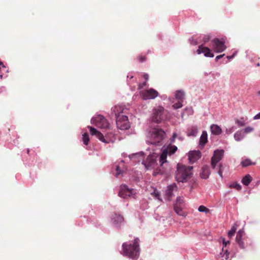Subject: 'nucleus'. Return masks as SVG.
<instances>
[{"label": "nucleus", "instance_id": "37", "mask_svg": "<svg viewBox=\"0 0 260 260\" xmlns=\"http://www.w3.org/2000/svg\"><path fill=\"white\" fill-rule=\"evenodd\" d=\"M82 142L85 145H87L89 142V137L87 133H85L82 135Z\"/></svg>", "mask_w": 260, "mask_h": 260}, {"label": "nucleus", "instance_id": "49", "mask_svg": "<svg viewBox=\"0 0 260 260\" xmlns=\"http://www.w3.org/2000/svg\"><path fill=\"white\" fill-rule=\"evenodd\" d=\"M188 41L189 42L190 44L193 46H196L198 44V42L197 40L194 39L192 37L188 39Z\"/></svg>", "mask_w": 260, "mask_h": 260}, {"label": "nucleus", "instance_id": "14", "mask_svg": "<svg viewBox=\"0 0 260 260\" xmlns=\"http://www.w3.org/2000/svg\"><path fill=\"white\" fill-rule=\"evenodd\" d=\"M197 53L198 54L203 53L204 56L206 57L212 58L214 56V54L212 50L209 47L204 46L203 44L199 46Z\"/></svg>", "mask_w": 260, "mask_h": 260}, {"label": "nucleus", "instance_id": "40", "mask_svg": "<svg viewBox=\"0 0 260 260\" xmlns=\"http://www.w3.org/2000/svg\"><path fill=\"white\" fill-rule=\"evenodd\" d=\"M235 123L237 124L239 127H242L245 125V123L243 118H241L240 119H236Z\"/></svg>", "mask_w": 260, "mask_h": 260}, {"label": "nucleus", "instance_id": "20", "mask_svg": "<svg viewBox=\"0 0 260 260\" xmlns=\"http://www.w3.org/2000/svg\"><path fill=\"white\" fill-rule=\"evenodd\" d=\"M208 142V134L206 131L202 132V135L200 138L199 145L202 148H204Z\"/></svg>", "mask_w": 260, "mask_h": 260}, {"label": "nucleus", "instance_id": "19", "mask_svg": "<svg viewBox=\"0 0 260 260\" xmlns=\"http://www.w3.org/2000/svg\"><path fill=\"white\" fill-rule=\"evenodd\" d=\"M224 150L222 149H217L214 151L213 156L211 158L220 161L223 157Z\"/></svg>", "mask_w": 260, "mask_h": 260}, {"label": "nucleus", "instance_id": "5", "mask_svg": "<svg viewBox=\"0 0 260 260\" xmlns=\"http://www.w3.org/2000/svg\"><path fill=\"white\" fill-rule=\"evenodd\" d=\"M118 196L123 199L128 198L135 199L136 192L134 188H130L126 184H122L119 186Z\"/></svg>", "mask_w": 260, "mask_h": 260}, {"label": "nucleus", "instance_id": "59", "mask_svg": "<svg viewBox=\"0 0 260 260\" xmlns=\"http://www.w3.org/2000/svg\"><path fill=\"white\" fill-rule=\"evenodd\" d=\"M234 58V55H228L226 56V58L230 60Z\"/></svg>", "mask_w": 260, "mask_h": 260}, {"label": "nucleus", "instance_id": "58", "mask_svg": "<svg viewBox=\"0 0 260 260\" xmlns=\"http://www.w3.org/2000/svg\"><path fill=\"white\" fill-rule=\"evenodd\" d=\"M254 120L260 119V112L256 114L253 118Z\"/></svg>", "mask_w": 260, "mask_h": 260}, {"label": "nucleus", "instance_id": "17", "mask_svg": "<svg viewBox=\"0 0 260 260\" xmlns=\"http://www.w3.org/2000/svg\"><path fill=\"white\" fill-rule=\"evenodd\" d=\"M103 138H102L101 140H100V141L106 143H114L116 139V136L115 134H114L112 132H108L104 135L103 134Z\"/></svg>", "mask_w": 260, "mask_h": 260}, {"label": "nucleus", "instance_id": "15", "mask_svg": "<svg viewBox=\"0 0 260 260\" xmlns=\"http://www.w3.org/2000/svg\"><path fill=\"white\" fill-rule=\"evenodd\" d=\"M202 157V153L199 150H190L188 153V158L189 162L193 164Z\"/></svg>", "mask_w": 260, "mask_h": 260}, {"label": "nucleus", "instance_id": "32", "mask_svg": "<svg viewBox=\"0 0 260 260\" xmlns=\"http://www.w3.org/2000/svg\"><path fill=\"white\" fill-rule=\"evenodd\" d=\"M230 252L228 250L226 249L223 251L222 250L219 254V256L222 258V260H231V258H229Z\"/></svg>", "mask_w": 260, "mask_h": 260}, {"label": "nucleus", "instance_id": "46", "mask_svg": "<svg viewBox=\"0 0 260 260\" xmlns=\"http://www.w3.org/2000/svg\"><path fill=\"white\" fill-rule=\"evenodd\" d=\"M236 127L234 126H231L229 128H226L225 134L227 135H230L236 129Z\"/></svg>", "mask_w": 260, "mask_h": 260}, {"label": "nucleus", "instance_id": "43", "mask_svg": "<svg viewBox=\"0 0 260 260\" xmlns=\"http://www.w3.org/2000/svg\"><path fill=\"white\" fill-rule=\"evenodd\" d=\"M184 203V201L182 197L178 196L176 198L175 203H174V204H176L178 205L182 204Z\"/></svg>", "mask_w": 260, "mask_h": 260}, {"label": "nucleus", "instance_id": "53", "mask_svg": "<svg viewBox=\"0 0 260 260\" xmlns=\"http://www.w3.org/2000/svg\"><path fill=\"white\" fill-rule=\"evenodd\" d=\"M13 135H14V136H15V135L16 136V139H14L13 140V144L14 145H17L19 143H18V139L19 138V137L17 135V133L16 132L14 133Z\"/></svg>", "mask_w": 260, "mask_h": 260}, {"label": "nucleus", "instance_id": "62", "mask_svg": "<svg viewBox=\"0 0 260 260\" xmlns=\"http://www.w3.org/2000/svg\"><path fill=\"white\" fill-rule=\"evenodd\" d=\"M212 76H216L218 77L220 76V74H219V73H216L215 74H212Z\"/></svg>", "mask_w": 260, "mask_h": 260}, {"label": "nucleus", "instance_id": "30", "mask_svg": "<svg viewBox=\"0 0 260 260\" xmlns=\"http://www.w3.org/2000/svg\"><path fill=\"white\" fill-rule=\"evenodd\" d=\"M237 223H235L234 225L232 226L231 229L228 231L227 235L229 238H231L233 236H234L237 229Z\"/></svg>", "mask_w": 260, "mask_h": 260}, {"label": "nucleus", "instance_id": "61", "mask_svg": "<svg viewBox=\"0 0 260 260\" xmlns=\"http://www.w3.org/2000/svg\"><path fill=\"white\" fill-rule=\"evenodd\" d=\"M94 226L97 228L100 227L101 226V224L98 222L94 223Z\"/></svg>", "mask_w": 260, "mask_h": 260}, {"label": "nucleus", "instance_id": "29", "mask_svg": "<svg viewBox=\"0 0 260 260\" xmlns=\"http://www.w3.org/2000/svg\"><path fill=\"white\" fill-rule=\"evenodd\" d=\"M166 147L168 148V155L171 156L174 154L177 151L178 148L175 145H172L171 144H169L168 145L166 146Z\"/></svg>", "mask_w": 260, "mask_h": 260}, {"label": "nucleus", "instance_id": "18", "mask_svg": "<svg viewBox=\"0 0 260 260\" xmlns=\"http://www.w3.org/2000/svg\"><path fill=\"white\" fill-rule=\"evenodd\" d=\"M211 174L209 166L208 165H204L201 169L200 173V176L202 179H207Z\"/></svg>", "mask_w": 260, "mask_h": 260}, {"label": "nucleus", "instance_id": "48", "mask_svg": "<svg viewBox=\"0 0 260 260\" xmlns=\"http://www.w3.org/2000/svg\"><path fill=\"white\" fill-rule=\"evenodd\" d=\"M180 166L181 167H185V170L186 171V172H191V171L193 170V166H185V165H181L180 164Z\"/></svg>", "mask_w": 260, "mask_h": 260}, {"label": "nucleus", "instance_id": "24", "mask_svg": "<svg viewBox=\"0 0 260 260\" xmlns=\"http://www.w3.org/2000/svg\"><path fill=\"white\" fill-rule=\"evenodd\" d=\"M252 180V178L249 174L245 175L241 179V183L243 185L248 186Z\"/></svg>", "mask_w": 260, "mask_h": 260}, {"label": "nucleus", "instance_id": "6", "mask_svg": "<svg viewBox=\"0 0 260 260\" xmlns=\"http://www.w3.org/2000/svg\"><path fill=\"white\" fill-rule=\"evenodd\" d=\"M92 124L101 128H107L109 123L106 118L101 114H97L92 117L90 120Z\"/></svg>", "mask_w": 260, "mask_h": 260}, {"label": "nucleus", "instance_id": "16", "mask_svg": "<svg viewBox=\"0 0 260 260\" xmlns=\"http://www.w3.org/2000/svg\"><path fill=\"white\" fill-rule=\"evenodd\" d=\"M244 236H246L244 234V228H243L238 231L235 239L239 247L242 249H245L244 243L243 241V238Z\"/></svg>", "mask_w": 260, "mask_h": 260}, {"label": "nucleus", "instance_id": "10", "mask_svg": "<svg viewBox=\"0 0 260 260\" xmlns=\"http://www.w3.org/2000/svg\"><path fill=\"white\" fill-rule=\"evenodd\" d=\"M141 98L143 100L154 99L159 95V93L154 88H150L140 92Z\"/></svg>", "mask_w": 260, "mask_h": 260}, {"label": "nucleus", "instance_id": "47", "mask_svg": "<svg viewBox=\"0 0 260 260\" xmlns=\"http://www.w3.org/2000/svg\"><path fill=\"white\" fill-rule=\"evenodd\" d=\"M182 106L183 105L181 102H178L173 105V108L175 110L181 108Z\"/></svg>", "mask_w": 260, "mask_h": 260}, {"label": "nucleus", "instance_id": "13", "mask_svg": "<svg viewBox=\"0 0 260 260\" xmlns=\"http://www.w3.org/2000/svg\"><path fill=\"white\" fill-rule=\"evenodd\" d=\"M161 154L159 156V162L160 168L166 169L164 166V164L168 165L169 164L167 160V155H168V150L166 147V145H164L161 149Z\"/></svg>", "mask_w": 260, "mask_h": 260}, {"label": "nucleus", "instance_id": "38", "mask_svg": "<svg viewBox=\"0 0 260 260\" xmlns=\"http://www.w3.org/2000/svg\"><path fill=\"white\" fill-rule=\"evenodd\" d=\"M219 239L222 242V250L223 251L224 248L228 246V245H229L230 244V240H226L225 238L223 237H220Z\"/></svg>", "mask_w": 260, "mask_h": 260}, {"label": "nucleus", "instance_id": "4", "mask_svg": "<svg viewBox=\"0 0 260 260\" xmlns=\"http://www.w3.org/2000/svg\"><path fill=\"white\" fill-rule=\"evenodd\" d=\"M192 172H187L185 167H181L180 164L177 165V170L175 172V180L178 183H186L188 180L192 177Z\"/></svg>", "mask_w": 260, "mask_h": 260}, {"label": "nucleus", "instance_id": "41", "mask_svg": "<svg viewBox=\"0 0 260 260\" xmlns=\"http://www.w3.org/2000/svg\"><path fill=\"white\" fill-rule=\"evenodd\" d=\"M198 210L199 212L207 213L209 212V209L204 205H201L199 207Z\"/></svg>", "mask_w": 260, "mask_h": 260}, {"label": "nucleus", "instance_id": "39", "mask_svg": "<svg viewBox=\"0 0 260 260\" xmlns=\"http://www.w3.org/2000/svg\"><path fill=\"white\" fill-rule=\"evenodd\" d=\"M145 155V153L143 151H140L138 152H136L135 153H132L128 155L129 158L131 159L134 157H144Z\"/></svg>", "mask_w": 260, "mask_h": 260}, {"label": "nucleus", "instance_id": "51", "mask_svg": "<svg viewBox=\"0 0 260 260\" xmlns=\"http://www.w3.org/2000/svg\"><path fill=\"white\" fill-rule=\"evenodd\" d=\"M138 60H139V62L143 63L146 61L147 58L145 56L140 55L138 57Z\"/></svg>", "mask_w": 260, "mask_h": 260}, {"label": "nucleus", "instance_id": "23", "mask_svg": "<svg viewBox=\"0 0 260 260\" xmlns=\"http://www.w3.org/2000/svg\"><path fill=\"white\" fill-rule=\"evenodd\" d=\"M173 209L175 212L179 216L182 217H186L187 216V213L183 211L182 208L179 206L177 205L173 204Z\"/></svg>", "mask_w": 260, "mask_h": 260}, {"label": "nucleus", "instance_id": "34", "mask_svg": "<svg viewBox=\"0 0 260 260\" xmlns=\"http://www.w3.org/2000/svg\"><path fill=\"white\" fill-rule=\"evenodd\" d=\"M198 133V128L197 126H192L188 131L187 136L188 137L192 136L196 137Z\"/></svg>", "mask_w": 260, "mask_h": 260}, {"label": "nucleus", "instance_id": "54", "mask_svg": "<svg viewBox=\"0 0 260 260\" xmlns=\"http://www.w3.org/2000/svg\"><path fill=\"white\" fill-rule=\"evenodd\" d=\"M146 83H147V81H145L142 83H139V85H138V88L139 89H142L144 86H145L146 85Z\"/></svg>", "mask_w": 260, "mask_h": 260}, {"label": "nucleus", "instance_id": "63", "mask_svg": "<svg viewBox=\"0 0 260 260\" xmlns=\"http://www.w3.org/2000/svg\"><path fill=\"white\" fill-rule=\"evenodd\" d=\"M178 139L181 141L183 140V138L182 136H179L177 137Z\"/></svg>", "mask_w": 260, "mask_h": 260}, {"label": "nucleus", "instance_id": "25", "mask_svg": "<svg viewBox=\"0 0 260 260\" xmlns=\"http://www.w3.org/2000/svg\"><path fill=\"white\" fill-rule=\"evenodd\" d=\"M170 170H167V169L160 168V167H158L154 171L153 175L156 176L158 174L164 175L165 174H168L170 173Z\"/></svg>", "mask_w": 260, "mask_h": 260}, {"label": "nucleus", "instance_id": "31", "mask_svg": "<svg viewBox=\"0 0 260 260\" xmlns=\"http://www.w3.org/2000/svg\"><path fill=\"white\" fill-rule=\"evenodd\" d=\"M151 194L153 196L155 199H157L160 202H162V200L161 198L160 192L158 190L157 188H154V190L151 193Z\"/></svg>", "mask_w": 260, "mask_h": 260}, {"label": "nucleus", "instance_id": "7", "mask_svg": "<svg viewBox=\"0 0 260 260\" xmlns=\"http://www.w3.org/2000/svg\"><path fill=\"white\" fill-rule=\"evenodd\" d=\"M111 222L113 227L119 230L124 224L123 217L118 213H113L110 217Z\"/></svg>", "mask_w": 260, "mask_h": 260}, {"label": "nucleus", "instance_id": "35", "mask_svg": "<svg viewBox=\"0 0 260 260\" xmlns=\"http://www.w3.org/2000/svg\"><path fill=\"white\" fill-rule=\"evenodd\" d=\"M243 241L244 243H246V246H249L252 247L253 246V242L252 240L249 238L248 236H244L243 238ZM245 245V244H244ZM246 247V246H245Z\"/></svg>", "mask_w": 260, "mask_h": 260}, {"label": "nucleus", "instance_id": "45", "mask_svg": "<svg viewBox=\"0 0 260 260\" xmlns=\"http://www.w3.org/2000/svg\"><path fill=\"white\" fill-rule=\"evenodd\" d=\"M219 161H217V160H216V159H214L213 158H211V168L213 169H215L216 167V166L217 165V164L219 162Z\"/></svg>", "mask_w": 260, "mask_h": 260}, {"label": "nucleus", "instance_id": "50", "mask_svg": "<svg viewBox=\"0 0 260 260\" xmlns=\"http://www.w3.org/2000/svg\"><path fill=\"white\" fill-rule=\"evenodd\" d=\"M253 129H254V128L253 127L248 126H247V127H245V128H244L243 129V132L244 133H244H249V132H251L253 131Z\"/></svg>", "mask_w": 260, "mask_h": 260}, {"label": "nucleus", "instance_id": "36", "mask_svg": "<svg viewBox=\"0 0 260 260\" xmlns=\"http://www.w3.org/2000/svg\"><path fill=\"white\" fill-rule=\"evenodd\" d=\"M228 186L230 188H235L237 190H240L242 189V186L237 182H234L232 183L229 184Z\"/></svg>", "mask_w": 260, "mask_h": 260}, {"label": "nucleus", "instance_id": "44", "mask_svg": "<svg viewBox=\"0 0 260 260\" xmlns=\"http://www.w3.org/2000/svg\"><path fill=\"white\" fill-rule=\"evenodd\" d=\"M211 39V36L210 35H204L202 37V42L205 44L209 41Z\"/></svg>", "mask_w": 260, "mask_h": 260}, {"label": "nucleus", "instance_id": "3", "mask_svg": "<svg viewBox=\"0 0 260 260\" xmlns=\"http://www.w3.org/2000/svg\"><path fill=\"white\" fill-rule=\"evenodd\" d=\"M149 140L146 141L147 144L155 146H160L166 135L162 128H154L150 132Z\"/></svg>", "mask_w": 260, "mask_h": 260}, {"label": "nucleus", "instance_id": "21", "mask_svg": "<svg viewBox=\"0 0 260 260\" xmlns=\"http://www.w3.org/2000/svg\"><path fill=\"white\" fill-rule=\"evenodd\" d=\"M89 132L90 134L92 136H95L96 137L100 140H101L102 138H103V134L99 131H98L96 128L92 127L91 126H87V127Z\"/></svg>", "mask_w": 260, "mask_h": 260}, {"label": "nucleus", "instance_id": "57", "mask_svg": "<svg viewBox=\"0 0 260 260\" xmlns=\"http://www.w3.org/2000/svg\"><path fill=\"white\" fill-rule=\"evenodd\" d=\"M143 77L145 79V81H147L148 80V79H149V75L148 74L145 73V74H143Z\"/></svg>", "mask_w": 260, "mask_h": 260}, {"label": "nucleus", "instance_id": "60", "mask_svg": "<svg viewBox=\"0 0 260 260\" xmlns=\"http://www.w3.org/2000/svg\"><path fill=\"white\" fill-rule=\"evenodd\" d=\"M158 38L159 40H162V38H163V35L161 33H159L158 35Z\"/></svg>", "mask_w": 260, "mask_h": 260}, {"label": "nucleus", "instance_id": "42", "mask_svg": "<svg viewBox=\"0 0 260 260\" xmlns=\"http://www.w3.org/2000/svg\"><path fill=\"white\" fill-rule=\"evenodd\" d=\"M116 177H118L119 175H122L123 173V170L120 168L119 165L116 166Z\"/></svg>", "mask_w": 260, "mask_h": 260}, {"label": "nucleus", "instance_id": "26", "mask_svg": "<svg viewBox=\"0 0 260 260\" xmlns=\"http://www.w3.org/2000/svg\"><path fill=\"white\" fill-rule=\"evenodd\" d=\"M175 98L178 100H182L185 96V92L183 89H179L175 92Z\"/></svg>", "mask_w": 260, "mask_h": 260}, {"label": "nucleus", "instance_id": "27", "mask_svg": "<svg viewBox=\"0 0 260 260\" xmlns=\"http://www.w3.org/2000/svg\"><path fill=\"white\" fill-rule=\"evenodd\" d=\"M255 164H256V162H252L248 158H246L245 159H242L241 162V165L244 168H246V167H247L251 166V165H255Z\"/></svg>", "mask_w": 260, "mask_h": 260}, {"label": "nucleus", "instance_id": "64", "mask_svg": "<svg viewBox=\"0 0 260 260\" xmlns=\"http://www.w3.org/2000/svg\"><path fill=\"white\" fill-rule=\"evenodd\" d=\"M232 191L231 190H228L227 191H226L225 193H224V196H226L228 194H229L231 192H232Z\"/></svg>", "mask_w": 260, "mask_h": 260}, {"label": "nucleus", "instance_id": "28", "mask_svg": "<svg viewBox=\"0 0 260 260\" xmlns=\"http://www.w3.org/2000/svg\"><path fill=\"white\" fill-rule=\"evenodd\" d=\"M234 137L236 141L239 142L243 139L244 134L242 131H238L235 133Z\"/></svg>", "mask_w": 260, "mask_h": 260}, {"label": "nucleus", "instance_id": "9", "mask_svg": "<svg viewBox=\"0 0 260 260\" xmlns=\"http://www.w3.org/2000/svg\"><path fill=\"white\" fill-rule=\"evenodd\" d=\"M147 170L150 168H154L157 165L156 156L155 153H150L146 157V160L142 162Z\"/></svg>", "mask_w": 260, "mask_h": 260}, {"label": "nucleus", "instance_id": "22", "mask_svg": "<svg viewBox=\"0 0 260 260\" xmlns=\"http://www.w3.org/2000/svg\"><path fill=\"white\" fill-rule=\"evenodd\" d=\"M210 130L212 134L215 136L220 135L222 132L221 127L216 124H212L210 125Z\"/></svg>", "mask_w": 260, "mask_h": 260}, {"label": "nucleus", "instance_id": "1", "mask_svg": "<svg viewBox=\"0 0 260 260\" xmlns=\"http://www.w3.org/2000/svg\"><path fill=\"white\" fill-rule=\"evenodd\" d=\"M140 239L136 237L132 241L126 242L122 244L121 253L129 259L138 260L140 254Z\"/></svg>", "mask_w": 260, "mask_h": 260}, {"label": "nucleus", "instance_id": "52", "mask_svg": "<svg viewBox=\"0 0 260 260\" xmlns=\"http://www.w3.org/2000/svg\"><path fill=\"white\" fill-rule=\"evenodd\" d=\"M176 138L177 134L176 133H173L172 137L170 139L171 144L175 142V140Z\"/></svg>", "mask_w": 260, "mask_h": 260}, {"label": "nucleus", "instance_id": "8", "mask_svg": "<svg viewBox=\"0 0 260 260\" xmlns=\"http://www.w3.org/2000/svg\"><path fill=\"white\" fill-rule=\"evenodd\" d=\"M212 42L214 44V49L216 53L222 52L226 48L225 45V41L224 38L216 37L212 40Z\"/></svg>", "mask_w": 260, "mask_h": 260}, {"label": "nucleus", "instance_id": "12", "mask_svg": "<svg viewBox=\"0 0 260 260\" xmlns=\"http://www.w3.org/2000/svg\"><path fill=\"white\" fill-rule=\"evenodd\" d=\"M178 186L176 183H173L167 186L165 190L166 200L168 202L171 201L172 198L174 196V191L177 190Z\"/></svg>", "mask_w": 260, "mask_h": 260}, {"label": "nucleus", "instance_id": "56", "mask_svg": "<svg viewBox=\"0 0 260 260\" xmlns=\"http://www.w3.org/2000/svg\"><path fill=\"white\" fill-rule=\"evenodd\" d=\"M133 72H129V73H128V74L127 75V82H128V79H129L131 80V79H132L134 78V76H133Z\"/></svg>", "mask_w": 260, "mask_h": 260}, {"label": "nucleus", "instance_id": "11", "mask_svg": "<svg viewBox=\"0 0 260 260\" xmlns=\"http://www.w3.org/2000/svg\"><path fill=\"white\" fill-rule=\"evenodd\" d=\"M165 109L159 106L157 108L153 109L152 114V121L156 123H160L163 120V114Z\"/></svg>", "mask_w": 260, "mask_h": 260}, {"label": "nucleus", "instance_id": "55", "mask_svg": "<svg viewBox=\"0 0 260 260\" xmlns=\"http://www.w3.org/2000/svg\"><path fill=\"white\" fill-rule=\"evenodd\" d=\"M225 54H220L216 56L215 58V61L217 62L219 59H221L224 56Z\"/></svg>", "mask_w": 260, "mask_h": 260}, {"label": "nucleus", "instance_id": "2", "mask_svg": "<svg viewBox=\"0 0 260 260\" xmlns=\"http://www.w3.org/2000/svg\"><path fill=\"white\" fill-rule=\"evenodd\" d=\"M123 110L120 106H115L111 109V115L114 116L118 126L120 124L121 129H127L129 128L127 124L128 122V116L122 115Z\"/></svg>", "mask_w": 260, "mask_h": 260}, {"label": "nucleus", "instance_id": "33", "mask_svg": "<svg viewBox=\"0 0 260 260\" xmlns=\"http://www.w3.org/2000/svg\"><path fill=\"white\" fill-rule=\"evenodd\" d=\"M226 167V165L222 163H220L218 166V170L217 173L221 178H223V172Z\"/></svg>", "mask_w": 260, "mask_h": 260}]
</instances>
